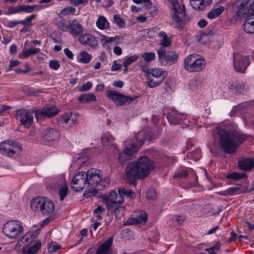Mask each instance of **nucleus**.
Masks as SVG:
<instances>
[{
  "label": "nucleus",
  "mask_w": 254,
  "mask_h": 254,
  "mask_svg": "<svg viewBox=\"0 0 254 254\" xmlns=\"http://www.w3.org/2000/svg\"><path fill=\"white\" fill-rule=\"evenodd\" d=\"M219 137L220 148L228 154L234 153L238 147L246 139V135L238 132L230 133L220 127H216L213 132L214 138Z\"/></svg>",
  "instance_id": "1"
},
{
  "label": "nucleus",
  "mask_w": 254,
  "mask_h": 254,
  "mask_svg": "<svg viewBox=\"0 0 254 254\" xmlns=\"http://www.w3.org/2000/svg\"><path fill=\"white\" fill-rule=\"evenodd\" d=\"M154 169L153 162L146 156L139 158L134 163L128 164L126 169V179L135 185V179H144Z\"/></svg>",
  "instance_id": "2"
},
{
  "label": "nucleus",
  "mask_w": 254,
  "mask_h": 254,
  "mask_svg": "<svg viewBox=\"0 0 254 254\" xmlns=\"http://www.w3.org/2000/svg\"><path fill=\"white\" fill-rule=\"evenodd\" d=\"M86 173L88 188L84 193L85 197H90L97 193L95 188L97 187H107L110 184V180L105 178L102 180V173L98 169L92 168L87 171Z\"/></svg>",
  "instance_id": "3"
},
{
  "label": "nucleus",
  "mask_w": 254,
  "mask_h": 254,
  "mask_svg": "<svg viewBox=\"0 0 254 254\" xmlns=\"http://www.w3.org/2000/svg\"><path fill=\"white\" fill-rule=\"evenodd\" d=\"M143 62H139V66L141 70L147 74V85L150 88H154L160 84L166 76V72L159 68L149 69L144 66Z\"/></svg>",
  "instance_id": "4"
},
{
  "label": "nucleus",
  "mask_w": 254,
  "mask_h": 254,
  "mask_svg": "<svg viewBox=\"0 0 254 254\" xmlns=\"http://www.w3.org/2000/svg\"><path fill=\"white\" fill-rule=\"evenodd\" d=\"M150 136L149 134H145L143 131H139L136 136L137 144H132L131 147H127L124 150L123 152L120 153L118 157L119 162L121 164H124L131 159L133 154L139 150V148L143 144L144 140L149 138Z\"/></svg>",
  "instance_id": "5"
},
{
  "label": "nucleus",
  "mask_w": 254,
  "mask_h": 254,
  "mask_svg": "<svg viewBox=\"0 0 254 254\" xmlns=\"http://www.w3.org/2000/svg\"><path fill=\"white\" fill-rule=\"evenodd\" d=\"M31 207L35 211H40L42 214L48 215L55 209V204L50 199L44 196H39L33 199Z\"/></svg>",
  "instance_id": "6"
},
{
  "label": "nucleus",
  "mask_w": 254,
  "mask_h": 254,
  "mask_svg": "<svg viewBox=\"0 0 254 254\" xmlns=\"http://www.w3.org/2000/svg\"><path fill=\"white\" fill-rule=\"evenodd\" d=\"M3 232L9 239H17L24 233V227L21 222L18 220H11L4 224Z\"/></svg>",
  "instance_id": "7"
},
{
  "label": "nucleus",
  "mask_w": 254,
  "mask_h": 254,
  "mask_svg": "<svg viewBox=\"0 0 254 254\" xmlns=\"http://www.w3.org/2000/svg\"><path fill=\"white\" fill-rule=\"evenodd\" d=\"M205 61L197 54H191L184 61L185 68L189 71H200L205 68Z\"/></svg>",
  "instance_id": "8"
},
{
  "label": "nucleus",
  "mask_w": 254,
  "mask_h": 254,
  "mask_svg": "<svg viewBox=\"0 0 254 254\" xmlns=\"http://www.w3.org/2000/svg\"><path fill=\"white\" fill-rule=\"evenodd\" d=\"M251 63L248 55L242 53L235 52L233 54V65L235 70L239 72H245Z\"/></svg>",
  "instance_id": "9"
},
{
  "label": "nucleus",
  "mask_w": 254,
  "mask_h": 254,
  "mask_svg": "<svg viewBox=\"0 0 254 254\" xmlns=\"http://www.w3.org/2000/svg\"><path fill=\"white\" fill-rule=\"evenodd\" d=\"M107 97L114 101L117 106L129 105L133 101H135L137 98L136 96L131 97L124 95L116 90H109L107 92Z\"/></svg>",
  "instance_id": "10"
},
{
  "label": "nucleus",
  "mask_w": 254,
  "mask_h": 254,
  "mask_svg": "<svg viewBox=\"0 0 254 254\" xmlns=\"http://www.w3.org/2000/svg\"><path fill=\"white\" fill-rule=\"evenodd\" d=\"M251 6H253L251 3L235 1L233 8L235 9V13L238 17L245 18L254 12V7Z\"/></svg>",
  "instance_id": "11"
},
{
  "label": "nucleus",
  "mask_w": 254,
  "mask_h": 254,
  "mask_svg": "<svg viewBox=\"0 0 254 254\" xmlns=\"http://www.w3.org/2000/svg\"><path fill=\"white\" fill-rule=\"evenodd\" d=\"M71 188L72 189L78 191L88 187V183L86 179V173L81 171L76 173L71 182Z\"/></svg>",
  "instance_id": "12"
},
{
  "label": "nucleus",
  "mask_w": 254,
  "mask_h": 254,
  "mask_svg": "<svg viewBox=\"0 0 254 254\" xmlns=\"http://www.w3.org/2000/svg\"><path fill=\"white\" fill-rule=\"evenodd\" d=\"M22 147L19 144L10 141H5L0 143V152L3 155L11 157L15 153L21 151Z\"/></svg>",
  "instance_id": "13"
},
{
  "label": "nucleus",
  "mask_w": 254,
  "mask_h": 254,
  "mask_svg": "<svg viewBox=\"0 0 254 254\" xmlns=\"http://www.w3.org/2000/svg\"><path fill=\"white\" fill-rule=\"evenodd\" d=\"M34 113V111L19 110L16 112L15 117L22 126L28 128L33 123Z\"/></svg>",
  "instance_id": "14"
},
{
  "label": "nucleus",
  "mask_w": 254,
  "mask_h": 254,
  "mask_svg": "<svg viewBox=\"0 0 254 254\" xmlns=\"http://www.w3.org/2000/svg\"><path fill=\"white\" fill-rule=\"evenodd\" d=\"M59 112L60 110L55 106L47 105L42 110L35 111V116L37 120L45 117L51 118L57 115Z\"/></svg>",
  "instance_id": "15"
},
{
  "label": "nucleus",
  "mask_w": 254,
  "mask_h": 254,
  "mask_svg": "<svg viewBox=\"0 0 254 254\" xmlns=\"http://www.w3.org/2000/svg\"><path fill=\"white\" fill-rule=\"evenodd\" d=\"M187 117V115L181 114L175 110L170 111L167 116L169 123L173 125L182 123L187 125L189 123Z\"/></svg>",
  "instance_id": "16"
},
{
  "label": "nucleus",
  "mask_w": 254,
  "mask_h": 254,
  "mask_svg": "<svg viewBox=\"0 0 254 254\" xmlns=\"http://www.w3.org/2000/svg\"><path fill=\"white\" fill-rule=\"evenodd\" d=\"M158 55L159 60L162 64L166 63L172 64L177 61V55L172 52L167 53L164 48H161L158 51Z\"/></svg>",
  "instance_id": "17"
},
{
  "label": "nucleus",
  "mask_w": 254,
  "mask_h": 254,
  "mask_svg": "<svg viewBox=\"0 0 254 254\" xmlns=\"http://www.w3.org/2000/svg\"><path fill=\"white\" fill-rule=\"evenodd\" d=\"M61 133L56 128H47L42 132V139L48 142H57L60 139Z\"/></svg>",
  "instance_id": "18"
},
{
  "label": "nucleus",
  "mask_w": 254,
  "mask_h": 254,
  "mask_svg": "<svg viewBox=\"0 0 254 254\" xmlns=\"http://www.w3.org/2000/svg\"><path fill=\"white\" fill-rule=\"evenodd\" d=\"M120 195L115 190H112L108 194H106L103 197L104 203L107 207H112L117 204H122L123 202H119Z\"/></svg>",
  "instance_id": "19"
},
{
  "label": "nucleus",
  "mask_w": 254,
  "mask_h": 254,
  "mask_svg": "<svg viewBox=\"0 0 254 254\" xmlns=\"http://www.w3.org/2000/svg\"><path fill=\"white\" fill-rule=\"evenodd\" d=\"M78 41L82 45H88L93 48L97 47L98 45L96 37L89 33H86L79 37Z\"/></svg>",
  "instance_id": "20"
},
{
  "label": "nucleus",
  "mask_w": 254,
  "mask_h": 254,
  "mask_svg": "<svg viewBox=\"0 0 254 254\" xmlns=\"http://www.w3.org/2000/svg\"><path fill=\"white\" fill-rule=\"evenodd\" d=\"M147 220V215L144 212H141L140 213L134 217H131L127 219L125 222V225H136L139 224H144Z\"/></svg>",
  "instance_id": "21"
},
{
  "label": "nucleus",
  "mask_w": 254,
  "mask_h": 254,
  "mask_svg": "<svg viewBox=\"0 0 254 254\" xmlns=\"http://www.w3.org/2000/svg\"><path fill=\"white\" fill-rule=\"evenodd\" d=\"M113 242V238L112 237L109 238L98 247L96 254H111V247Z\"/></svg>",
  "instance_id": "22"
},
{
  "label": "nucleus",
  "mask_w": 254,
  "mask_h": 254,
  "mask_svg": "<svg viewBox=\"0 0 254 254\" xmlns=\"http://www.w3.org/2000/svg\"><path fill=\"white\" fill-rule=\"evenodd\" d=\"M243 24L244 31L248 33H254V12L245 17Z\"/></svg>",
  "instance_id": "23"
},
{
  "label": "nucleus",
  "mask_w": 254,
  "mask_h": 254,
  "mask_svg": "<svg viewBox=\"0 0 254 254\" xmlns=\"http://www.w3.org/2000/svg\"><path fill=\"white\" fill-rule=\"evenodd\" d=\"M229 89L235 94H241L246 92L248 86L246 83L244 82H235L230 85Z\"/></svg>",
  "instance_id": "24"
},
{
  "label": "nucleus",
  "mask_w": 254,
  "mask_h": 254,
  "mask_svg": "<svg viewBox=\"0 0 254 254\" xmlns=\"http://www.w3.org/2000/svg\"><path fill=\"white\" fill-rule=\"evenodd\" d=\"M191 6L196 10H203L210 5L212 0H190Z\"/></svg>",
  "instance_id": "25"
},
{
  "label": "nucleus",
  "mask_w": 254,
  "mask_h": 254,
  "mask_svg": "<svg viewBox=\"0 0 254 254\" xmlns=\"http://www.w3.org/2000/svg\"><path fill=\"white\" fill-rule=\"evenodd\" d=\"M107 209L111 211V214L115 215L117 220H119L124 215L125 207L122 204H117L112 207H108Z\"/></svg>",
  "instance_id": "26"
},
{
  "label": "nucleus",
  "mask_w": 254,
  "mask_h": 254,
  "mask_svg": "<svg viewBox=\"0 0 254 254\" xmlns=\"http://www.w3.org/2000/svg\"><path fill=\"white\" fill-rule=\"evenodd\" d=\"M69 28L71 30V34L73 37H77L82 34L83 28L81 25L76 20H73L69 23Z\"/></svg>",
  "instance_id": "27"
},
{
  "label": "nucleus",
  "mask_w": 254,
  "mask_h": 254,
  "mask_svg": "<svg viewBox=\"0 0 254 254\" xmlns=\"http://www.w3.org/2000/svg\"><path fill=\"white\" fill-rule=\"evenodd\" d=\"M245 192V189L242 186L231 187L228 190L222 191L221 194L224 196L234 195Z\"/></svg>",
  "instance_id": "28"
},
{
  "label": "nucleus",
  "mask_w": 254,
  "mask_h": 254,
  "mask_svg": "<svg viewBox=\"0 0 254 254\" xmlns=\"http://www.w3.org/2000/svg\"><path fill=\"white\" fill-rule=\"evenodd\" d=\"M21 12L32 13L35 10H40L47 7V5L33 4V5H20Z\"/></svg>",
  "instance_id": "29"
},
{
  "label": "nucleus",
  "mask_w": 254,
  "mask_h": 254,
  "mask_svg": "<svg viewBox=\"0 0 254 254\" xmlns=\"http://www.w3.org/2000/svg\"><path fill=\"white\" fill-rule=\"evenodd\" d=\"M39 232V230H36L35 231L26 233L21 238V242L25 244V245L30 244L38 236Z\"/></svg>",
  "instance_id": "30"
},
{
  "label": "nucleus",
  "mask_w": 254,
  "mask_h": 254,
  "mask_svg": "<svg viewBox=\"0 0 254 254\" xmlns=\"http://www.w3.org/2000/svg\"><path fill=\"white\" fill-rule=\"evenodd\" d=\"M41 243L40 242H36V243L31 247H25L22 250V254H36L37 252L40 249Z\"/></svg>",
  "instance_id": "31"
},
{
  "label": "nucleus",
  "mask_w": 254,
  "mask_h": 254,
  "mask_svg": "<svg viewBox=\"0 0 254 254\" xmlns=\"http://www.w3.org/2000/svg\"><path fill=\"white\" fill-rule=\"evenodd\" d=\"M169 2L172 5L173 13L172 14H184V6H181L179 3L178 0H169Z\"/></svg>",
  "instance_id": "32"
},
{
  "label": "nucleus",
  "mask_w": 254,
  "mask_h": 254,
  "mask_svg": "<svg viewBox=\"0 0 254 254\" xmlns=\"http://www.w3.org/2000/svg\"><path fill=\"white\" fill-rule=\"evenodd\" d=\"M239 167L243 170H248L254 167V159H247L239 161Z\"/></svg>",
  "instance_id": "33"
},
{
  "label": "nucleus",
  "mask_w": 254,
  "mask_h": 254,
  "mask_svg": "<svg viewBox=\"0 0 254 254\" xmlns=\"http://www.w3.org/2000/svg\"><path fill=\"white\" fill-rule=\"evenodd\" d=\"M96 25L100 30H105L110 27V23L107 19L103 15H99L98 16Z\"/></svg>",
  "instance_id": "34"
},
{
  "label": "nucleus",
  "mask_w": 254,
  "mask_h": 254,
  "mask_svg": "<svg viewBox=\"0 0 254 254\" xmlns=\"http://www.w3.org/2000/svg\"><path fill=\"white\" fill-rule=\"evenodd\" d=\"M80 103H87L96 101V97L92 93L83 94L78 98Z\"/></svg>",
  "instance_id": "35"
},
{
  "label": "nucleus",
  "mask_w": 254,
  "mask_h": 254,
  "mask_svg": "<svg viewBox=\"0 0 254 254\" xmlns=\"http://www.w3.org/2000/svg\"><path fill=\"white\" fill-rule=\"evenodd\" d=\"M119 194L120 195L119 202H124V197L126 196L129 198H133L134 193L129 190H127L124 188H120L118 190Z\"/></svg>",
  "instance_id": "36"
},
{
  "label": "nucleus",
  "mask_w": 254,
  "mask_h": 254,
  "mask_svg": "<svg viewBox=\"0 0 254 254\" xmlns=\"http://www.w3.org/2000/svg\"><path fill=\"white\" fill-rule=\"evenodd\" d=\"M225 8L223 6H219L217 8L211 9L207 14V17L210 19H215L219 17L224 11Z\"/></svg>",
  "instance_id": "37"
},
{
  "label": "nucleus",
  "mask_w": 254,
  "mask_h": 254,
  "mask_svg": "<svg viewBox=\"0 0 254 254\" xmlns=\"http://www.w3.org/2000/svg\"><path fill=\"white\" fill-rule=\"evenodd\" d=\"M203 80L201 77H194L191 79L189 84V88L191 90H195L201 87Z\"/></svg>",
  "instance_id": "38"
},
{
  "label": "nucleus",
  "mask_w": 254,
  "mask_h": 254,
  "mask_svg": "<svg viewBox=\"0 0 254 254\" xmlns=\"http://www.w3.org/2000/svg\"><path fill=\"white\" fill-rule=\"evenodd\" d=\"M75 117L71 113H67L62 116L61 121L63 124H69V126H72L75 121Z\"/></svg>",
  "instance_id": "39"
},
{
  "label": "nucleus",
  "mask_w": 254,
  "mask_h": 254,
  "mask_svg": "<svg viewBox=\"0 0 254 254\" xmlns=\"http://www.w3.org/2000/svg\"><path fill=\"white\" fill-rule=\"evenodd\" d=\"M75 8L72 6H68L61 10L58 14V16L60 18H62L65 16L74 15L75 14Z\"/></svg>",
  "instance_id": "40"
},
{
  "label": "nucleus",
  "mask_w": 254,
  "mask_h": 254,
  "mask_svg": "<svg viewBox=\"0 0 254 254\" xmlns=\"http://www.w3.org/2000/svg\"><path fill=\"white\" fill-rule=\"evenodd\" d=\"M159 36L162 39L160 41V44L162 46L161 48L169 47L171 44L170 40L168 38L166 33L165 32H161L159 33Z\"/></svg>",
  "instance_id": "41"
},
{
  "label": "nucleus",
  "mask_w": 254,
  "mask_h": 254,
  "mask_svg": "<svg viewBox=\"0 0 254 254\" xmlns=\"http://www.w3.org/2000/svg\"><path fill=\"white\" fill-rule=\"evenodd\" d=\"M80 62L82 63H89L92 58L91 55L89 54L86 51L81 52L80 53Z\"/></svg>",
  "instance_id": "42"
},
{
  "label": "nucleus",
  "mask_w": 254,
  "mask_h": 254,
  "mask_svg": "<svg viewBox=\"0 0 254 254\" xmlns=\"http://www.w3.org/2000/svg\"><path fill=\"white\" fill-rule=\"evenodd\" d=\"M39 48L35 49H25L22 51L23 56L24 58H27L29 56L35 55L40 52Z\"/></svg>",
  "instance_id": "43"
},
{
  "label": "nucleus",
  "mask_w": 254,
  "mask_h": 254,
  "mask_svg": "<svg viewBox=\"0 0 254 254\" xmlns=\"http://www.w3.org/2000/svg\"><path fill=\"white\" fill-rule=\"evenodd\" d=\"M141 57L145 62L149 63L155 60L156 55L153 52H145L142 54Z\"/></svg>",
  "instance_id": "44"
},
{
  "label": "nucleus",
  "mask_w": 254,
  "mask_h": 254,
  "mask_svg": "<svg viewBox=\"0 0 254 254\" xmlns=\"http://www.w3.org/2000/svg\"><path fill=\"white\" fill-rule=\"evenodd\" d=\"M114 140L113 136L108 133H104L101 138L102 143L104 145L112 143Z\"/></svg>",
  "instance_id": "45"
},
{
  "label": "nucleus",
  "mask_w": 254,
  "mask_h": 254,
  "mask_svg": "<svg viewBox=\"0 0 254 254\" xmlns=\"http://www.w3.org/2000/svg\"><path fill=\"white\" fill-rule=\"evenodd\" d=\"M179 14H172L171 17L175 21V27L180 28L183 26V22L179 15Z\"/></svg>",
  "instance_id": "46"
},
{
  "label": "nucleus",
  "mask_w": 254,
  "mask_h": 254,
  "mask_svg": "<svg viewBox=\"0 0 254 254\" xmlns=\"http://www.w3.org/2000/svg\"><path fill=\"white\" fill-rule=\"evenodd\" d=\"M36 17V14H32L29 16L27 17L25 20L18 21V23L19 24H22L25 26H28L30 27L32 25V20L35 19Z\"/></svg>",
  "instance_id": "47"
},
{
  "label": "nucleus",
  "mask_w": 254,
  "mask_h": 254,
  "mask_svg": "<svg viewBox=\"0 0 254 254\" xmlns=\"http://www.w3.org/2000/svg\"><path fill=\"white\" fill-rule=\"evenodd\" d=\"M139 58L138 55H134L133 56L127 57L123 62V66L125 67H127L132 63L136 61Z\"/></svg>",
  "instance_id": "48"
},
{
  "label": "nucleus",
  "mask_w": 254,
  "mask_h": 254,
  "mask_svg": "<svg viewBox=\"0 0 254 254\" xmlns=\"http://www.w3.org/2000/svg\"><path fill=\"white\" fill-rule=\"evenodd\" d=\"M105 212V209L102 206H99L94 210V216L99 220L102 219V215Z\"/></svg>",
  "instance_id": "49"
},
{
  "label": "nucleus",
  "mask_w": 254,
  "mask_h": 254,
  "mask_svg": "<svg viewBox=\"0 0 254 254\" xmlns=\"http://www.w3.org/2000/svg\"><path fill=\"white\" fill-rule=\"evenodd\" d=\"M113 22L120 28L124 27L126 24L124 20L118 14L113 16Z\"/></svg>",
  "instance_id": "50"
},
{
  "label": "nucleus",
  "mask_w": 254,
  "mask_h": 254,
  "mask_svg": "<svg viewBox=\"0 0 254 254\" xmlns=\"http://www.w3.org/2000/svg\"><path fill=\"white\" fill-rule=\"evenodd\" d=\"M245 176L246 175L244 173L233 172L227 175V178L237 180L240 179L244 178L245 177Z\"/></svg>",
  "instance_id": "51"
},
{
  "label": "nucleus",
  "mask_w": 254,
  "mask_h": 254,
  "mask_svg": "<svg viewBox=\"0 0 254 254\" xmlns=\"http://www.w3.org/2000/svg\"><path fill=\"white\" fill-rule=\"evenodd\" d=\"M68 187L66 185H64L59 190V194L60 196V199L63 201L66 197L68 193Z\"/></svg>",
  "instance_id": "52"
},
{
  "label": "nucleus",
  "mask_w": 254,
  "mask_h": 254,
  "mask_svg": "<svg viewBox=\"0 0 254 254\" xmlns=\"http://www.w3.org/2000/svg\"><path fill=\"white\" fill-rule=\"evenodd\" d=\"M20 12H21V10L20 5H19L17 6L9 8L7 10V11L5 12L4 13L6 15H10Z\"/></svg>",
  "instance_id": "53"
},
{
  "label": "nucleus",
  "mask_w": 254,
  "mask_h": 254,
  "mask_svg": "<svg viewBox=\"0 0 254 254\" xmlns=\"http://www.w3.org/2000/svg\"><path fill=\"white\" fill-rule=\"evenodd\" d=\"M57 26L59 29L63 31H66L69 28V26L63 20L58 22L57 23Z\"/></svg>",
  "instance_id": "54"
},
{
  "label": "nucleus",
  "mask_w": 254,
  "mask_h": 254,
  "mask_svg": "<svg viewBox=\"0 0 254 254\" xmlns=\"http://www.w3.org/2000/svg\"><path fill=\"white\" fill-rule=\"evenodd\" d=\"M61 249V246L56 243L51 244L48 247V251L50 253H53L57 252Z\"/></svg>",
  "instance_id": "55"
},
{
  "label": "nucleus",
  "mask_w": 254,
  "mask_h": 254,
  "mask_svg": "<svg viewBox=\"0 0 254 254\" xmlns=\"http://www.w3.org/2000/svg\"><path fill=\"white\" fill-rule=\"evenodd\" d=\"M188 176L187 170H182L178 172L177 174L174 175V177L175 178L185 179Z\"/></svg>",
  "instance_id": "56"
},
{
  "label": "nucleus",
  "mask_w": 254,
  "mask_h": 254,
  "mask_svg": "<svg viewBox=\"0 0 254 254\" xmlns=\"http://www.w3.org/2000/svg\"><path fill=\"white\" fill-rule=\"evenodd\" d=\"M92 86L91 82L88 81L83 85H82L79 88L78 90L80 92H85L89 90Z\"/></svg>",
  "instance_id": "57"
},
{
  "label": "nucleus",
  "mask_w": 254,
  "mask_h": 254,
  "mask_svg": "<svg viewBox=\"0 0 254 254\" xmlns=\"http://www.w3.org/2000/svg\"><path fill=\"white\" fill-rule=\"evenodd\" d=\"M57 217V215L55 214L50 215L48 217L46 218L41 223V226L44 227L50 222L54 220Z\"/></svg>",
  "instance_id": "58"
},
{
  "label": "nucleus",
  "mask_w": 254,
  "mask_h": 254,
  "mask_svg": "<svg viewBox=\"0 0 254 254\" xmlns=\"http://www.w3.org/2000/svg\"><path fill=\"white\" fill-rule=\"evenodd\" d=\"M49 66L51 68L57 70L60 68V64L57 60H51L49 62Z\"/></svg>",
  "instance_id": "59"
},
{
  "label": "nucleus",
  "mask_w": 254,
  "mask_h": 254,
  "mask_svg": "<svg viewBox=\"0 0 254 254\" xmlns=\"http://www.w3.org/2000/svg\"><path fill=\"white\" fill-rule=\"evenodd\" d=\"M70 3L73 5L78 6L80 4L86 5L88 3L87 0H70Z\"/></svg>",
  "instance_id": "60"
},
{
  "label": "nucleus",
  "mask_w": 254,
  "mask_h": 254,
  "mask_svg": "<svg viewBox=\"0 0 254 254\" xmlns=\"http://www.w3.org/2000/svg\"><path fill=\"white\" fill-rule=\"evenodd\" d=\"M146 197L149 200H154L156 198L154 190H149L146 192Z\"/></svg>",
  "instance_id": "61"
},
{
  "label": "nucleus",
  "mask_w": 254,
  "mask_h": 254,
  "mask_svg": "<svg viewBox=\"0 0 254 254\" xmlns=\"http://www.w3.org/2000/svg\"><path fill=\"white\" fill-rule=\"evenodd\" d=\"M174 220L178 224H182L186 220V216H176L174 217Z\"/></svg>",
  "instance_id": "62"
},
{
  "label": "nucleus",
  "mask_w": 254,
  "mask_h": 254,
  "mask_svg": "<svg viewBox=\"0 0 254 254\" xmlns=\"http://www.w3.org/2000/svg\"><path fill=\"white\" fill-rule=\"evenodd\" d=\"M123 64L117 63L116 62L113 63V64L112 66V71H118L121 69Z\"/></svg>",
  "instance_id": "63"
},
{
  "label": "nucleus",
  "mask_w": 254,
  "mask_h": 254,
  "mask_svg": "<svg viewBox=\"0 0 254 254\" xmlns=\"http://www.w3.org/2000/svg\"><path fill=\"white\" fill-rule=\"evenodd\" d=\"M197 24L200 28H203L207 25V21L204 19H201Z\"/></svg>",
  "instance_id": "64"
}]
</instances>
